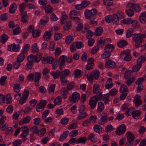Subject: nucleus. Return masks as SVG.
I'll return each instance as SVG.
<instances>
[{"mask_svg":"<svg viewBox=\"0 0 146 146\" xmlns=\"http://www.w3.org/2000/svg\"><path fill=\"white\" fill-rule=\"evenodd\" d=\"M50 74L54 79H56L59 76H60V71L58 70L55 72H52Z\"/></svg>","mask_w":146,"mask_h":146,"instance_id":"obj_37","label":"nucleus"},{"mask_svg":"<svg viewBox=\"0 0 146 146\" xmlns=\"http://www.w3.org/2000/svg\"><path fill=\"white\" fill-rule=\"evenodd\" d=\"M49 20L48 17L46 16L43 17L40 20V22L42 24H46Z\"/></svg>","mask_w":146,"mask_h":146,"instance_id":"obj_40","label":"nucleus"},{"mask_svg":"<svg viewBox=\"0 0 146 146\" xmlns=\"http://www.w3.org/2000/svg\"><path fill=\"white\" fill-rule=\"evenodd\" d=\"M127 45V42L125 40H122L117 42V45L119 48H122Z\"/></svg>","mask_w":146,"mask_h":146,"instance_id":"obj_33","label":"nucleus"},{"mask_svg":"<svg viewBox=\"0 0 146 146\" xmlns=\"http://www.w3.org/2000/svg\"><path fill=\"white\" fill-rule=\"evenodd\" d=\"M32 52L34 53H36L39 51V49L37 47L36 43H35L33 44L32 47Z\"/></svg>","mask_w":146,"mask_h":146,"instance_id":"obj_42","label":"nucleus"},{"mask_svg":"<svg viewBox=\"0 0 146 146\" xmlns=\"http://www.w3.org/2000/svg\"><path fill=\"white\" fill-rule=\"evenodd\" d=\"M131 7L136 12H139L141 10V6L138 4L132 3Z\"/></svg>","mask_w":146,"mask_h":146,"instance_id":"obj_16","label":"nucleus"},{"mask_svg":"<svg viewBox=\"0 0 146 146\" xmlns=\"http://www.w3.org/2000/svg\"><path fill=\"white\" fill-rule=\"evenodd\" d=\"M88 138L93 143H95L97 141V139L95 137V135L92 133H90L88 135Z\"/></svg>","mask_w":146,"mask_h":146,"instance_id":"obj_21","label":"nucleus"},{"mask_svg":"<svg viewBox=\"0 0 146 146\" xmlns=\"http://www.w3.org/2000/svg\"><path fill=\"white\" fill-rule=\"evenodd\" d=\"M104 107L103 103L101 102H99L98 103V107L97 111L98 112H102L104 110Z\"/></svg>","mask_w":146,"mask_h":146,"instance_id":"obj_30","label":"nucleus"},{"mask_svg":"<svg viewBox=\"0 0 146 146\" xmlns=\"http://www.w3.org/2000/svg\"><path fill=\"white\" fill-rule=\"evenodd\" d=\"M74 85V83L73 82L68 83L67 86V89L68 91L71 90L73 89Z\"/></svg>","mask_w":146,"mask_h":146,"instance_id":"obj_62","label":"nucleus"},{"mask_svg":"<svg viewBox=\"0 0 146 146\" xmlns=\"http://www.w3.org/2000/svg\"><path fill=\"white\" fill-rule=\"evenodd\" d=\"M145 60V57L143 56H141L138 59L137 63L139 65H141L142 63Z\"/></svg>","mask_w":146,"mask_h":146,"instance_id":"obj_43","label":"nucleus"},{"mask_svg":"<svg viewBox=\"0 0 146 146\" xmlns=\"http://www.w3.org/2000/svg\"><path fill=\"white\" fill-rule=\"evenodd\" d=\"M114 46L111 44H109L105 46V50L110 52H111L114 49Z\"/></svg>","mask_w":146,"mask_h":146,"instance_id":"obj_25","label":"nucleus"},{"mask_svg":"<svg viewBox=\"0 0 146 146\" xmlns=\"http://www.w3.org/2000/svg\"><path fill=\"white\" fill-rule=\"evenodd\" d=\"M44 106L39 103L38 105L36 106V110L38 112L41 111L44 108Z\"/></svg>","mask_w":146,"mask_h":146,"instance_id":"obj_60","label":"nucleus"},{"mask_svg":"<svg viewBox=\"0 0 146 146\" xmlns=\"http://www.w3.org/2000/svg\"><path fill=\"white\" fill-rule=\"evenodd\" d=\"M72 27V24L70 21H68L65 23L64 26V30H68L70 29Z\"/></svg>","mask_w":146,"mask_h":146,"instance_id":"obj_35","label":"nucleus"},{"mask_svg":"<svg viewBox=\"0 0 146 146\" xmlns=\"http://www.w3.org/2000/svg\"><path fill=\"white\" fill-rule=\"evenodd\" d=\"M27 6V4L25 3H23L19 5V11L21 13H23L24 12H27L25 11Z\"/></svg>","mask_w":146,"mask_h":146,"instance_id":"obj_27","label":"nucleus"},{"mask_svg":"<svg viewBox=\"0 0 146 146\" xmlns=\"http://www.w3.org/2000/svg\"><path fill=\"white\" fill-rule=\"evenodd\" d=\"M22 16L21 17V21L23 23H26L28 20V17L27 15V12H24L23 13H21Z\"/></svg>","mask_w":146,"mask_h":146,"instance_id":"obj_15","label":"nucleus"},{"mask_svg":"<svg viewBox=\"0 0 146 146\" xmlns=\"http://www.w3.org/2000/svg\"><path fill=\"white\" fill-rule=\"evenodd\" d=\"M69 133L68 131H66L63 133L62 135H61L59 138V140L60 141H62L65 139L67 137Z\"/></svg>","mask_w":146,"mask_h":146,"instance_id":"obj_31","label":"nucleus"},{"mask_svg":"<svg viewBox=\"0 0 146 146\" xmlns=\"http://www.w3.org/2000/svg\"><path fill=\"white\" fill-rule=\"evenodd\" d=\"M108 117L106 115L102 116L99 120V122L101 124H103L106 123L107 121Z\"/></svg>","mask_w":146,"mask_h":146,"instance_id":"obj_41","label":"nucleus"},{"mask_svg":"<svg viewBox=\"0 0 146 146\" xmlns=\"http://www.w3.org/2000/svg\"><path fill=\"white\" fill-rule=\"evenodd\" d=\"M114 129L111 125H108L105 128V131L107 132H110Z\"/></svg>","mask_w":146,"mask_h":146,"instance_id":"obj_61","label":"nucleus"},{"mask_svg":"<svg viewBox=\"0 0 146 146\" xmlns=\"http://www.w3.org/2000/svg\"><path fill=\"white\" fill-rule=\"evenodd\" d=\"M135 79L136 78L134 77H131L127 80L126 82V84L128 86H130L133 82H134Z\"/></svg>","mask_w":146,"mask_h":146,"instance_id":"obj_50","label":"nucleus"},{"mask_svg":"<svg viewBox=\"0 0 146 146\" xmlns=\"http://www.w3.org/2000/svg\"><path fill=\"white\" fill-rule=\"evenodd\" d=\"M110 52L105 51L102 54V58H106L109 57L111 55Z\"/></svg>","mask_w":146,"mask_h":146,"instance_id":"obj_48","label":"nucleus"},{"mask_svg":"<svg viewBox=\"0 0 146 146\" xmlns=\"http://www.w3.org/2000/svg\"><path fill=\"white\" fill-rule=\"evenodd\" d=\"M73 36H72L69 35L67 36L65 39V42L67 44H69L73 42Z\"/></svg>","mask_w":146,"mask_h":146,"instance_id":"obj_34","label":"nucleus"},{"mask_svg":"<svg viewBox=\"0 0 146 146\" xmlns=\"http://www.w3.org/2000/svg\"><path fill=\"white\" fill-rule=\"evenodd\" d=\"M93 93L94 94H96L97 97L98 98H100L101 93L99 91V87L98 84H95L93 85Z\"/></svg>","mask_w":146,"mask_h":146,"instance_id":"obj_10","label":"nucleus"},{"mask_svg":"<svg viewBox=\"0 0 146 146\" xmlns=\"http://www.w3.org/2000/svg\"><path fill=\"white\" fill-rule=\"evenodd\" d=\"M127 140L128 141H133L134 139V135L130 132H127L126 133Z\"/></svg>","mask_w":146,"mask_h":146,"instance_id":"obj_19","label":"nucleus"},{"mask_svg":"<svg viewBox=\"0 0 146 146\" xmlns=\"http://www.w3.org/2000/svg\"><path fill=\"white\" fill-rule=\"evenodd\" d=\"M103 29L102 27H99L96 29L95 32V35L96 36H99L102 33Z\"/></svg>","mask_w":146,"mask_h":146,"instance_id":"obj_29","label":"nucleus"},{"mask_svg":"<svg viewBox=\"0 0 146 146\" xmlns=\"http://www.w3.org/2000/svg\"><path fill=\"white\" fill-rule=\"evenodd\" d=\"M79 114L78 117H77V119L78 120H80L88 116V115L86 112L80 113Z\"/></svg>","mask_w":146,"mask_h":146,"instance_id":"obj_36","label":"nucleus"},{"mask_svg":"<svg viewBox=\"0 0 146 146\" xmlns=\"http://www.w3.org/2000/svg\"><path fill=\"white\" fill-rule=\"evenodd\" d=\"M129 105L127 104H124L121 106V109L123 111L126 112V114L127 116L129 115V113L130 109L129 108Z\"/></svg>","mask_w":146,"mask_h":146,"instance_id":"obj_17","label":"nucleus"},{"mask_svg":"<svg viewBox=\"0 0 146 146\" xmlns=\"http://www.w3.org/2000/svg\"><path fill=\"white\" fill-rule=\"evenodd\" d=\"M133 102L136 107H138L141 104L142 101L140 99V96L139 95H137L135 96L134 98Z\"/></svg>","mask_w":146,"mask_h":146,"instance_id":"obj_9","label":"nucleus"},{"mask_svg":"<svg viewBox=\"0 0 146 146\" xmlns=\"http://www.w3.org/2000/svg\"><path fill=\"white\" fill-rule=\"evenodd\" d=\"M126 14L129 17L132 16L134 14L133 11L131 9H129L126 10Z\"/></svg>","mask_w":146,"mask_h":146,"instance_id":"obj_52","label":"nucleus"},{"mask_svg":"<svg viewBox=\"0 0 146 146\" xmlns=\"http://www.w3.org/2000/svg\"><path fill=\"white\" fill-rule=\"evenodd\" d=\"M78 12L75 10L71 11L69 13V16L70 17V19L72 18V17H75V16L78 15Z\"/></svg>","mask_w":146,"mask_h":146,"instance_id":"obj_56","label":"nucleus"},{"mask_svg":"<svg viewBox=\"0 0 146 146\" xmlns=\"http://www.w3.org/2000/svg\"><path fill=\"white\" fill-rule=\"evenodd\" d=\"M141 67V65H139L137 63V65L134 66L132 69L133 72H137L139 70Z\"/></svg>","mask_w":146,"mask_h":146,"instance_id":"obj_57","label":"nucleus"},{"mask_svg":"<svg viewBox=\"0 0 146 146\" xmlns=\"http://www.w3.org/2000/svg\"><path fill=\"white\" fill-rule=\"evenodd\" d=\"M6 103L7 104H10L11 103L12 99L11 95L10 94H8L6 95Z\"/></svg>","mask_w":146,"mask_h":146,"instance_id":"obj_51","label":"nucleus"},{"mask_svg":"<svg viewBox=\"0 0 146 146\" xmlns=\"http://www.w3.org/2000/svg\"><path fill=\"white\" fill-rule=\"evenodd\" d=\"M41 73L39 72H35L34 81H39L41 78Z\"/></svg>","mask_w":146,"mask_h":146,"instance_id":"obj_53","label":"nucleus"},{"mask_svg":"<svg viewBox=\"0 0 146 146\" xmlns=\"http://www.w3.org/2000/svg\"><path fill=\"white\" fill-rule=\"evenodd\" d=\"M105 42V40L104 38L103 37H101L98 40L97 45L98 46H100L102 47L104 45Z\"/></svg>","mask_w":146,"mask_h":146,"instance_id":"obj_44","label":"nucleus"},{"mask_svg":"<svg viewBox=\"0 0 146 146\" xmlns=\"http://www.w3.org/2000/svg\"><path fill=\"white\" fill-rule=\"evenodd\" d=\"M32 35L34 38H35L39 36L40 33V31L38 30H33L32 32Z\"/></svg>","mask_w":146,"mask_h":146,"instance_id":"obj_58","label":"nucleus"},{"mask_svg":"<svg viewBox=\"0 0 146 146\" xmlns=\"http://www.w3.org/2000/svg\"><path fill=\"white\" fill-rule=\"evenodd\" d=\"M81 71L79 69H76L74 71V75L75 77L78 78L81 76Z\"/></svg>","mask_w":146,"mask_h":146,"instance_id":"obj_45","label":"nucleus"},{"mask_svg":"<svg viewBox=\"0 0 146 146\" xmlns=\"http://www.w3.org/2000/svg\"><path fill=\"white\" fill-rule=\"evenodd\" d=\"M87 140V138L86 137H80L77 139L76 143L77 144L80 143L84 144L86 141Z\"/></svg>","mask_w":146,"mask_h":146,"instance_id":"obj_28","label":"nucleus"},{"mask_svg":"<svg viewBox=\"0 0 146 146\" xmlns=\"http://www.w3.org/2000/svg\"><path fill=\"white\" fill-rule=\"evenodd\" d=\"M68 90L65 87L63 88L61 90L60 92L61 94L63 95V98L65 99L66 98V95L68 93Z\"/></svg>","mask_w":146,"mask_h":146,"instance_id":"obj_20","label":"nucleus"},{"mask_svg":"<svg viewBox=\"0 0 146 146\" xmlns=\"http://www.w3.org/2000/svg\"><path fill=\"white\" fill-rule=\"evenodd\" d=\"M127 87L126 85L125 84H123L121 86L119 90L120 93H123L127 91Z\"/></svg>","mask_w":146,"mask_h":146,"instance_id":"obj_49","label":"nucleus"},{"mask_svg":"<svg viewBox=\"0 0 146 146\" xmlns=\"http://www.w3.org/2000/svg\"><path fill=\"white\" fill-rule=\"evenodd\" d=\"M27 59L29 61L26 64V70H29L31 68L33 63L35 61L34 59L35 57L34 55L31 54L28 56Z\"/></svg>","mask_w":146,"mask_h":146,"instance_id":"obj_2","label":"nucleus"},{"mask_svg":"<svg viewBox=\"0 0 146 146\" xmlns=\"http://www.w3.org/2000/svg\"><path fill=\"white\" fill-rule=\"evenodd\" d=\"M126 128V126L124 124H122L120 125L116 130L115 131V133L118 135H121L125 131Z\"/></svg>","mask_w":146,"mask_h":146,"instance_id":"obj_5","label":"nucleus"},{"mask_svg":"<svg viewBox=\"0 0 146 146\" xmlns=\"http://www.w3.org/2000/svg\"><path fill=\"white\" fill-rule=\"evenodd\" d=\"M31 119V117L29 116L25 117L20 121L19 124L20 125H22L24 123H27L30 122Z\"/></svg>","mask_w":146,"mask_h":146,"instance_id":"obj_11","label":"nucleus"},{"mask_svg":"<svg viewBox=\"0 0 146 146\" xmlns=\"http://www.w3.org/2000/svg\"><path fill=\"white\" fill-rule=\"evenodd\" d=\"M68 18V17L66 14H64L62 15L60 19L61 23L63 25L67 21Z\"/></svg>","mask_w":146,"mask_h":146,"instance_id":"obj_46","label":"nucleus"},{"mask_svg":"<svg viewBox=\"0 0 146 146\" xmlns=\"http://www.w3.org/2000/svg\"><path fill=\"white\" fill-rule=\"evenodd\" d=\"M29 94V90H25L22 94V97L27 99Z\"/></svg>","mask_w":146,"mask_h":146,"instance_id":"obj_54","label":"nucleus"},{"mask_svg":"<svg viewBox=\"0 0 146 146\" xmlns=\"http://www.w3.org/2000/svg\"><path fill=\"white\" fill-rule=\"evenodd\" d=\"M42 60L44 61H46L48 63L52 64L54 61V59L50 56L44 57L42 58Z\"/></svg>","mask_w":146,"mask_h":146,"instance_id":"obj_13","label":"nucleus"},{"mask_svg":"<svg viewBox=\"0 0 146 146\" xmlns=\"http://www.w3.org/2000/svg\"><path fill=\"white\" fill-rule=\"evenodd\" d=\"M97 97H95L91 98L89 101V105L92 109H94L96 106L98 101Z\"/></svg>","mask_w":146,"mask_h":146,"instance_id":"obj_6","label":"nucleus"},{"mask_svg":"<svg viewBox=\"0 0 146 146\" xmlns=\"http://www.w3.org/2000/svg\"><path fill=\"white\" fill-rule=\"evenodd\" d=\"M104 4L107 6H110L112 5L113 2L112 0H103Z\"/></svg>","mask_w":146,"mask_h":146,"instance_id":"obj_59","label":"nucleus"},{"mask_svg":"<svg viewBox=\"0 0 146 146\" xmlns=\"http://www.w3.org/2000/svg\"><path fill=\"white\" fill-rule=\"evenodd\" d=\"M112 19L113 24L115 25H117L119 21V18L118 17L117 14H113L112 17Z\"/></svg>","mask_w":146,"mask_h":146,"instance_id":"obj_26","label":"nucleus"},{"mask_svg":"<svg viewBox=\"0 0 146 146\" xmlns=\"http://www.w3.org/2000/svg\"><path fill=\"white\" fill-rule=\"evenodd\" d=\"M141 112L139 110H137L135 111H133L132 112L133 117L135 119H138L139 116L141 114Z\"/></svg>","mask_w":146,"mask_h":146,"instance_id":"obj_14","label":"nucleus"},{"mask_svg":"<svg viewBox=\"0 0 146 146\" xmlns=\"http://www.w3.org/2000/svg\"><path fill=\"white\" fill-rule=\"evenodd\" d=\"M35 59H34V61L38 62L42 58V54L40 53H38L36 55V56H35Z\"/></svg>","mask_w":146,"mask_h":146,"instance_id":"obj_63","label":"nucleus"},{"mask_svg":"<svg viewBox=\"0 0 146 146\" xmlns=\"http://www.w3.org/2000/svg\"><path fill=\"white\" fill-rule=\"evenodd\" d=\"M66 60V56L65 55H63L61 56L60 57L59 61L60 63L59 66V68L60 70H62L64 67L65 64Z\"/></svg>","mask_w":146,"mask_h":146,"instance_id":"obj_8","label":"nucleus"},{"mask_svg":"<svg viewBox=\"0 0 146 146\" xmlns=\"http://www.w3.org/2000/svg\"><path fill=\"white\" fill-rule=\"evenodd\" d=\"M54 104L56 105L60 104L61 102V98L60 96L56 97L54 100Z\"/></svg>","mask_w":146,"mask_h":146,"instance_id":"obj_55","label":"nucleus"},{"mask_svg":"<svg viewBox=\"0 0 146 146\" xmlns=\"http://www.w3.org/2000/svg\"><path fill=\"white\" fill-rule=\"evenodd\" d=\"M91 74L95 79L97 80L99 78L100 72L98 70H94Z\"/></svg>","mask_w":146,"mask_h":146,"instance_id":"obj_32","label":"nucleus"},{"mask_svg":"<svg viewBox=\"0 0 146 146\" xmlns=\"http://www.w3.org/2000/svg\"><path fill=\"white\" fill-rule=\"evenodd\" d=\"M69 73L70 71L68 69H65L61 73L60 72V78H66Z\"/></svg>","mask_w":146,"mask_h":146,"instance_id":"obj_23","label":"nucleus"},{"mask_svg":"<svg viewBox=\"0 0 146 146\" xmlns=\"http://www.w3.org/2000/svg\"><path fill=\"white\" fill-rule=\"evenodd\" d=\"M111 96H113L115 95L117 93V90L115 88L111 89L109 92Z\"/></svg>","mask_w":146,"mask_h":146,"instance_id":"obj_64","label":"nucleus"},{"mask_svg":"<svg viewBox=\"0 0 146 146\" xmlns=\"http://www.w3.org/2000/svg\"><path fill=\"white\" fill-rule=\"evenodd\" d=\"M133 29L132 28L129 29L127 31L126 34V37L127 38L130 37L133 35Z\"/></svg>","mask_w":146,"mask_h":146,"instance_id":"obj_47","label":"nucleus"},{"mask_svg":"<svg viewBox=\"0 0 146 146\" xmlns=\"http://www.w3.org/2000/svg\"><path fill=\"white\" fill-rule=\"evenodd\" d=\"M17 9V5L15 3H13L10 6L9 9V12L11 13H14Z\"/></svg>","mask_w":146,"mask_h":146,"instance_id":"obj_24","label":"nucleus"},{"mask_svg":"<svg viewBox=\"0 0 146 146\" xmlns=\"http://www.w3.org/2000/svg\"><path fill=\"white\" fill-rule=\"evenodd\" d=\"M105 65L108 68H113L115 66V63L113 61L109 60L106 61Z\"/></svg>","mask_w":146,"mask_h":146,"instance_id":"obj_18","label":"nucleus"},{"mask_svg":"<svg viewBox=\"0 0 146 146\" xmlns=\"http://www.w3.org/2000/svg\"><path fill=\"white\" fill-rule=\"evenodd\" d=\"M25 58V56L24 53H21L18 56L17 58V61L22 62Z\"/></svg>","mask_w":146,"mask_h":146,"instance_id":"obj_38","label":"nucleus"},{"mask_svg":"<svg viewBox=\"0 0 146 146\" xmlns=\"http://www.w3.org/2000/svg\"><path fill=\"white\" fill-rule=\"evenodd\" d=\"M52 35L50 31H46L44 35V38L45 40L48 41L50 39Z\"/></svg>","mask_w":146,"mask_h":146,"instance_id":"obj_12","label":"nucleus"},{"mask_svg":"<svg viewBox=\"0 0 146 146\" xmlns=\"http://www.w3.org/2000/svg\"><path fill=\"white\" fill-rule=\"evenodd\" d=\"M13 90L14 92L19 93L20 91L21 86L18 83L15 84L13 86Z\"/></svg>","mask_w":146,"mask_h":146,"instance_id":"obj_22","label":"nucleus"},{"mask_svg":"<svg viewBox=\"0 0 146 146\" xmlns=\"http://www.w3.org/2000/svg\"><path fill=\"white\" fill-rule=\"evenodd\" d=\"M80 99V95L77 92H74L69 98V100L70 102L74 103L77 102Z\"/></svg>","mask_w":146,"mask_h":146,"instance_id":"obj_3","label":"nucleus"},{"mask_svg":"<svg viewBox=\"0 0 146 146\" xmlns=\"http://www.w3.org/2000/svg\"><path fill=\"white\" fill-rule=\"evenodd\" d=\"M132 36L133 41L135 42V47L138 48L139 47L140 44L145 38L146 35L144 34L135 33Z\"/></svg>","mask_w":146,"mask_h":146,"instance_id":"obj_1","label":"nucleus"},{"mask_svg":"<svg viewBox=\"0 0 146 146\" xmlns=\"http://www.w3.org/2000/svg\"><path fill=\"white\" fill-rule=\"evenodd\" d=\"M94 131L97 133H100L102 132V128L99 125H94Z\"/></svg>","mask_w":146,"mask_h":146,"instance_id":"obj_39","label":"nucleus"},{"mask_svg":"<svg viewBox=\"0 0 146 146\" xmlns=\"http://www.w3.org/2000/svg\"><path fill=\"white\" fill-rule=\"evenodd\" d=\"M21 128L22 129V130L23 132L21 134L20 136L21 137L24 139L23 141H24L27 139L26 137L29 134V129L26 126H22Z\"/></svg>","mask_w":146,"mask_h":146,"instance_id":"obj_4","label":"nucleus"},{"mask_svg":"<svg viewBox=\"0 0 146 146\" xmlns=\"http://www.w3.org/2000/svg\"><path fill=\"white\" fill-rule=\"evenodd\" d=\"M130 51L129 50H126L123 51L121 53V55H125L124 57V59L125 60L129 61L130 60L131 58V57L130 54Z\"/></svg>","mask_w":146,"mask_h":146,"instance_id":"obj_7","label":"nucleus"}]
</instances>
